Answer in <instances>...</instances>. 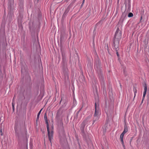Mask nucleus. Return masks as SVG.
<instances>
[{"mask_svg": "<svg viewBox=\"0 0 149 149\" xmlns=\"http://www.w3.org/2000/svg\"><path fill=\"white\" fill-rule=\"evenodd\" d=\"M94 68L97 71L99 78L100 79L102 80V67H100L99 65H94Z\"/></svg>", "mask_w": 149, "mask_h": 149, "instance_id": "1", "label": "nucleus"}, {"mask_svg": "<svg viewBox=\"0 0 149 149\" xmlns=\"http://www.w3.org/2000/svg\"><path fill=\"white\" fill-rule=\"evenodd\" d=\"M144 97H143V99H142V102H141V103H142L143 102V100L144 99Z\"/></svg>", "mask_w": 149, "mask_h": 149, "instance_id": "14", "label": "nucleus"}, {"mask_svg": "<svg viewBox=\"0 0 149 149\" xmlns=\"http://www.w3.org/2000/svg\"><path fill=\"white\" fill-rule=\"evenodd\" d=\"M58 127L60 130H61L63 132H64L63 123L62 121H61L58 125Z\"/></svg>", "mask_w": 149, "mask_h": 149, "instance_id": "6", "label": "nucleus"}, {"mask_svg": "<svg viewBox=\"0 0 149 149\" xmlns=\"http://www.w3.org/2000/svg\"><path fill=\"white\" fill-rule=\"evenodd\" d=\"M95 111L94 114V116L95 118L97 119H98L99 118L98 117L100 115V113L98 110H97L96 109V104L95 103Z\"/></svg>", "mask_w": 149, "mask_h": 149, "instance_id": "4", "label": "nucleus"}, {"mask_svg": "<svg viewBox=\"0 0 149 149\" xmlns=\"http://www.w3.org/2000/svg\"><path fill=\"white\" fill-rule=\"evenodd\" d=\"M44 118L45 120L46 123L47 124V125H48V126H49V124H48V120L47 119V116H46V113L44 115Z\"/></svg>", "mask_w": 149, "mask_h": 149, "instance_id": "9", "label": "nucleus"}, {"mask_svg": "<svg viewBox=\"0 0 149 149\" xmlns=\"http://www.w3.org/2000/svg\"><path fill=\"white\" fill-rule=\"evenodd\" d=\"M119 43V41L117 39H115L114 42V47L116 49L118 48V45Z\"/></svg>", "mask_w": 149, "mask_h": 149, "instance_id": "5", "label": "nucleus"}, {"mask_svg": "<svg viewBox=\"0 0 149 149\" xmlns=\"http://www.w3.org/2000/svg\"><path fill=\"white\" fill-rule=\"evenodd\" d=\"M12 107L13 110V111H14V105L13 104V103H12Z\"/></svg>", "mask_w": 149, "mask_h": 149, "instance_id": "12", "label": "nucleus"}, {"mask_svg": "<svg viewBox=\"0 0 149 149\" xmlns=\"http://www.w3.org/2000/svg\"><path fill=\"white\" fill-rule=\"evenodd\" d=\"M85 123H86V121H83L82 122V123L81 125V127L80 129H81V130L82 131H83L84 130V127L86 125Z\"/></svg>", "mask_w": 149, "mask_h": 149, "instance_id": "8", "label": "nucleus"}, {"mask_svg": "<svg viewBox=\"0 0 149 149\" xmlns=\"http://www.w3.org/2000/svg\"><path fill=\"white\" fill-rule=\"evenodd\" d=\"M133 15L132 13H130L128 15V17H132L133 16Z\"/></svg>", "mask_w": 149, "mask_h": 149, "instance_id": "11", "label": "nucleus"}, {"mask_svg": "<svg viewBox=\"0 0 149 149\" xmlns=\"http://www.w3.org/2000/svg\"><path fill=\"white\" fill-rule=\"evenodd\" d=\"M116 54H117V56H119V54H118V52H116Z\"/></svg>", "mask_w": 149, "mask_h": 149, "instance_id": "15", "label": "nucleus"}, {"mask_svg": "<svg viewBox=\"0 0 149 149\" xmlns=\"http://www.w3.org/2000/svg\"><path fill=\"white\" fill-rule=\"evenodd\" d=\"M85 0H83V1H84Z\"/></svg>", "mask_w": 149, "mask_h": 149, "instance_id": "17", "label": "nucleus"}, {"mask_svg": "<svg viewBox=\"0 0 149 149\" xmlns=\"http://www.w3.org/2000/svg\"><path fill=\"white\" fill-rule=\"evenodd\" d=\"M142 19V17L141 16V19H140V21L141 20V19Z\"/></svg>", "mask_w": 149, "mask_h": 149, "instance_id": "16", "label": "nucleus"}, {"mask_svg": "<svg viewBox=\"0 0 149 149\" xmlns=\"http://www.w3.org/2000/svg\"><path fill=\"white\" fill-rule=\"evenodd\" d=\"M127 129H126L125 128L124 129V130L122 134H121L120 138L121 140V141L122 142V145L124 147H125V145L124 143L123 142V136L124 134L127 132Z\"/></svg>", "mask_w": 149, "mask_h": 149, "instance_id": "3", "label": "nucleus"}, {"mask_svg": "<svg viewBox=\"0 0 149 149\" xmlns=\"http://www.w3.org/2000/svg\"><path fill=\"white\" fill-rule=\"evenodd\" d=\"M47 130L48 132V138L50 142H51L53 136V127H52V129L51 130H49V126H47Z\"/></svg>", "mask_w": 149, "mask_h": 149, "instance_id": "2", "label": "nucleus"}, {"mask_svg": "<svg viewBox=\"0 0 149 149\" xmlns=\"http://www.w3.org/2000/svg\"><path fill=\"white\" fill-rule=\"evenodd\" d=\"M0 133H1V136L3 135V133L2 132V129H1L0 130Z\"/></svg>", "mask_w": 149, "mask_h": 149, "instance_id": "13", "label": "nucleus"}, {"mask_svg": "<svg viewBox=\"0 0 149 149\" xmlns=\"http://www.w3.org/2000/svg\"><path fill=\"white\" fill-rule=\"evenodd\" d=\"M42 109L40 110V111H39V112H38V115H37V119H39V115L41 113V112L42 110Z\"/></svg>", "mask_w": 149, "mask_h": 149, "instance_id": "10", "label": "nucleus"}, {"mask_svg": "<svg viewBox=\"0 0 149 149\" xmlns=\"http://www.w3.org/2000/svg\"><path fill=\"white\" fill-rule=\"evenodd\" d=\"M144 92L143 93V97H145L147 90V86L146 84L145 83L144 85Z\"/></svg>", "mask_w": 149, "mask_h": 149, "instance_id": "7", "label": "nucleus"}]
</instances>
